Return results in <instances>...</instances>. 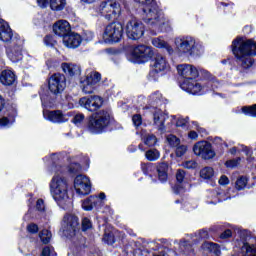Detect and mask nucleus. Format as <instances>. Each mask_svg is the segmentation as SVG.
Masks as SVG:
<instances>
[{
  "instance_id": "1",
  "label": "nucleus",
  "mask_w": 256,
  "mask_h": 256,
  "mask_svg": "<svg viewBox=\"0 0 256 256\" xmlns=\"http://www.w3.org/2000/svg\"><path fill=\"white\" fill-rule=\"evenodd\" d=\"M136 3L145 5L143 8V19L149 27L156 29V31H169L171 29V22L165 19L163 12L159 10V6L155 3V0H135Z\"/></svg>"
},
{
  "instance_id": "2",
  "label": "nucleus",
  "mask_w": 256,
  "mask_h": 256,
  "mask_svg": "<svg viewBox=\"0 0 256 256\" xmlns=\"http://www.w3.org/2000/svg\"><path fill=\"white\" fill-rule=\"evenodd\" d=\"M232 53L242 69H250V67H253V59L251 57L256 56V42L236 38L232 42Z\"/></svg>"
},
{
  "instance_id": "3",
  "label": "nucleus",
  "mask_w": 256,
  "mask_h": 256,
  "mask_svg": "<svg viewBox=\"0 0 256 256\" xmlns=\"http://www.w3.org/2000/svg\"><path fill=\"white\" fill-rule=\"evenodd\" d=\"M177 71L181 77H184V81L181 84V89L186 91L187 93H191L192 95H197V93H201L205 86L194 79L199 77V70L193 65L190 64H180L177 66Z\"/></svg>"
},
{
  "instance_id": "4",
  "label": "nucleus",
  "mask_w": 256,
  "mask_h": 256,
  "mask_svg": "<svg viewBox=\"0 0 256 256\" xmlns=\"http://www.w3.org/2000/svg\"><path fill=\"white\" fill-rule=\"evenodd\" d=\"M50 191L53 199L58 203V205H67L69 203V183L65 177L61 174H55L50 181Z\"/></svg>"
},
{
  "instance_id": "5",
  "label": "nucleus",
  "mask_w": 256,
  "mask_h": 256,
  "mask_svg": "<svg viewBox=\"0 0 256 256\" xmlns=\"http://www.w3.org/2000/svg\"><path fill=\"white\" fill-rule=\"evenodd\" d=\"M175 45L179 53H186L199 57L203 53V46L195 41L191 36L178 37L175 39Z\"/></svg>"
},
{
  "instance_id": "6",
  "label": "nucleus",
  "mask_w": 256,
  "mask_h": 256,
  "mask_svg": "<svg viewBox=\"0 0 256 256\" xmlns=\"http://www.w3.org/2000/svg\"><path fill=\"white\" fill-rule=\"evenodd\" d=\"M111 116L106 111H100L93 114L88 120V130L90 133H103V130L109 126Z\"/></svg>"
},
{
  "instance_id": "7",
  "label": "nucleus",
  "mask_w": 256,
  "mask_h": 256,
  "mask_svg": "<svg viewBox=\"0 0 256 256\" xmlns=\"http://www.w3.org/2000/svg\"><path fill=\"white\" fill-rule=\"evenodd\" d=\"M98 12L102 17H105L107 21L117 19L121 15V4L115 0H108L101 2L98 7Z\"/></svg>"
},
{
  "instance_id": "8",
  "label": "nucleus",
  "mask_w": 256,
  "mask_h": 256,
  "mask_svg": "<svg viewBox=\"0 0 256 256\" xmlns=\"http://www.w3.org/2000/svg\"><path fill=\"white\" fill-rule=\"evenodd\" d=\"M125 32L128 39L139 41L145 34V24L137 18H132L126 23Z\"/></svg>"
},
{
  "instance_id": "9",
  "label": "nucleus",
  "mask_w": 256,
  "mask_h": 256,
  "mask_svg": "<svg viewBox=\"0 0 256 256\" xmlns=\"http://www.w3.org/2000/svg\"><path fill=\"white\" fill-rule=\"evenodd\" d=\"M101 85V73L97 71H92L86 75V77L81 80V87L83 93L91 94Z\"/></svg>"
},
{
  "instance_id": "10",
  "label": "nucleus",
  "mask_w": 256,
  "mask_h": 256,
  "mask_svg": "<svg viewBox=\"0 0 256 256\" xmlns=\"http://www.w3.org/2000/svg\"><path fill=\"white\" fill-rule=\"evenodd\" d=\"M123 37V25L113 22L106 26L103 39L106 43H117Z\"/></svg>"
},
{
  "instance_id": "11",
  "label": "nucleus",
  "mask_w": 256,
  "mask_h": 256,
  "mask_svg": "<svg viewBox=\"0 0 256 256\" xmlns=\"http://www.w3.org/2000/svg\"><path fill=\"white\" fill-rule=\"evenodd\" d=\"M193 153L196 155V157H201V159H205L206 161H209V159H213V157H215L213 146L207 141H199L194 144Z\"/></svg>"
},
{
  "instance_id": "12",
  "label": "nucleus",
  "mask_w": 256,
  "mask_h": 256,
  "mask_svg": "<svg viewBox=\"0 0 256 256\" xmlns=\"http://www.w3.org/2000/svg\"><path fill=\"white\" fill-rule=\"evenodd\" d=\"M79 229V218L74 214H66L62 221V231L66 237H73Z\"/></svg>"
},
{
  "instance_id": "13",
  "label": "nucleus",
  "mask_w": 256,
  "mask_h": 256,
  "mask_svg": "<svg viewBox=\"0 0 256 256\" xmlns=\"http://www.w3.org/2000/svg\"><path fill=\"white\" fill-rule=\"evenodd\" d=\"M152 70L150 71V77L153 79H157L159 77V73H163V71H167L169 69V62H167V58L161 54H157L152 60Z\"/></svg>"
},
{
  "instance_id": "14",
  "label": "nucleus",
  "mask_w": 256,
  "mask_h": 256,
  "mask_svg": "<svg viewBox=\"0 0 256 256\" xmlns=\"http://www.w3.org/2000/svg\"><path fill=\"white\" fill-rule=\"evenodd\" d=\"M48 87L49 91H51V93H53L54 95H59L63 93L66 87L65 76L60 73L52 75L49 78Z\"/></svg>"
},
{
  "instance_id": "15",
  "label": "nucleus",
  "mask_w": 256,
  "mask_h": 256,
  "mask_svg": "<svg viewBox=\"0 0 256 256\" xmlns=\"http://www.w3.org/2000/svg\"><path fill=\"white\" fill-rule=\"evenodd\" d=\"M74 188L78 195H89L91 193V180L85 175H78L74 179Z\"/></svg>"
},
{
  "instance_id": "16",
  "label": "nucleus",
  "mask_w": 256,
  "mask_h": 256,
  "mask_svg": "<svg viewBox=\"0 0 256 256\" xmlns=\"http://www.w3.org/2000/svg\"><path fill=\"white\" fill-rule=\"evenodd\" d=\"M79 105L87 111L94 112L103 105V99L99 96L83 97L79 100Z\"/></svg>"
},
{
  "instance_id": "17",
  "label": "nucleus",
  "mask_w": 256,
  "mask_h": 256,
  "mask_svg": "<svg viewBox=\"0 0 256 256\" xmlns=\"http://www.w3.org/2000/svg\"><path fill=\"white\" fill-rule=\"evenodd\" d=\"M132 57L138 59L141 63H146V61H149L153 57V49L145 45L136 46L132 50Z\"/></svg>"
},
{
  "instance_id": "18",
  "label": "nucleus",
  "mask_w": 256,
  "mask_h": 256,
  "mask_svg": "<svg viewBox=\"0 0 256 256\" xmlns=\"http://www.w3.org/2000/svg\"><path fill=\"white\" fill-rule=\"evenodd\" d=\"M43 116H44V119H46V121H51V123H65V121H69V117H67V115H64L59 110H55V111L44 110Z\"/></svg>"
},
{
  "instance_id": "19",
  "label": "nucleus",
  "mask_w": 256,
  "mask_h": 256,
  "mask_svg": "<svg viewBox=\"0 0 256 256\" xmlns=\"http://www.w3.org/2000/svg\"><path fill=\"white\" fill-rule=\"evenodd\" d=\"M83 41V38L81 35L75 33V32H70L63 38V43L65 47H68L69 49H77L81 45Z\"/></svg>"
},
{
  "instance_id": "20",
  "label": "nucleus",
  "mask_w": 256,
  "mask_h": 256,
  "mask_svg": "<svg viewBox=\"0 0 256 256\" xmlns=\"http://www.w3.org/2000/svg\"><path fill=\"white\" fill-rule=\"evenodd\" d=\"M53 31L55 35L65 39L66 35L71 33V25L66 20H59L53 25Z\"/></svg>"
},
{
  "instance_id": "21",
  "label": "nucleus",
  "mask_w": 256,
  "mask_h": 256,
  "mask_svg": "<svg viewBox=\"0 0 256 256\" xmlns=\"http://www.w3.org/2000/svg\"><path fill=\"white\" fill-rule=\"evenodd\" d=\"M13 39V31L5 20H0V40L9 43Z\"/></svg>"
},
{
  "instance_id": "22",
  "label": "nucleus",
  "mask_w": 256,
  "mask_h": 256,
  "mask_svg": "<svg viewBox=\"0 0 256 256\" xmlns=\"http://www.w3.org/2000/svg\"><path fill=\"white\" fill-rule=\"evenodd\" d=\"M15 81H17V76L15 72L12 70H3L0 74V83L9 87L11 85H15Z\"/></svg>"
},
{
  "instance_id": "23",
  "label": "nucleus",
  "mask_w": 256,
  "mask_h": 256,
  "mask_svg": "<svg viewBox=\"0 0 256 256\" xmlns=\"http://www.w3.org/2000/svg\"><path fill=\"white\" fill-rule=\"evenodd\" d=\"M7 56L13 63H17L23 59V48L20 45L11 46L7 49Z\"/></svg>"
},
{
  "instance_id": "24",
  "label": "nucleus",
  "mask_w": 256,
  "mask_h": 256,
  "mask_svg": "<svg viewBox=\"0 0 256 256\" xmlns=\"http://www.w3.org/2000/svg\"><path fill=\"white\" fill-rule=\"evenodd\" d=\"M154 125L157 127L158 131H165V119L167 115L161 111V109H156L153 113Z\"/></svg>"
},
{
  "instance_id": "25",
  "label": "nucleus",
  "mask_w": 256,
  "mask_h": 256,
  "mask_svg": "<svg viewBox=\"0 0 256 256\" xmlns=\"http://www.w3.org/2000/svg\"><path fill=\"white\" fill-rule=\"evenodd\" d=\"M62 70L66 75L70 77H75V75H81V67L73 63H62Z\"/></svg>"
},
{
  "instance_id": "26",
  "label": "nucleus",
  "mask_w": 256,
  "mask_h": 256,
  "mask_svg": "<svg viewBox=\"0 0 256 256\" xmlns=\"http://www.w3.org/2000/svg\"><path fill=\"white\" fill-rule=\"evenodd\" d=\"M152 45L157 49H163L164 51L168 52L169 55L173 53V47L165 41L162 37H157L152 39Z\"/></svg>"
},
{
  "instance_id": "27",
  "label": "nucleus",
  "mask_w": 256,
  "mask_h": 256,
  "mask_svg": "<svg viewBox=\"0 0 256 256\" xmlns=\"http://www.w3.org/2000/svg\"><path fill=\"white\" fill-rule=\"evenodd\" d=\"M101 203L97 196H90L82 202V209L84 211H92L93 207H97V204Z\"/></svg>"
},
{
  "instance_id": "28",
  "label": "nucleus",
  "mask_w": 256,
  "mask_h": 256,
  "mask_svg": "<svg viewBox=\"0 0 256 256\" xmlns=\"http://www.w3.org/2000/svg\"><path fill=\"white\" fill-rule=\"evenodd\" d=\"M178 255L179 256H193V248L191 244L187 241L180 242L178 248Z\"/></svg>"
},
{
  "instance_id": "29",
  "label": "nucleus",
  "mask_w": 256,
  "mask_h": 256,
  "mask_svg": "<svg viewBox=\"0 0 256 256\" xmlns=\"http://www.w3.org/2000/svg\"><path fill=\"white\" fill-rule=\"evenodd\" d=\"M167 171H169V165L167 163H161L157 166L158 179L160 181H167Z\"/></svg>"
},
{
  "instance_id": "30",
  "label": "nucleus",
  "mask_w": 256,
  "mask_h": 256,
  "mask_svg": "<svg viewBox=\"0 0 256 256\" xmlns=\"http://www.w3.org/2000/svg\"><path fill=\"white\" fill-rule=\"evenodd\" d=\"M67 5V0H50V8L52 11H63Z\"/></svg>"
},
{
  "instance_id": "31",
  "label": "nucleus",
  "mask_w": 256,
  "mask_h": 256,
  "mask_svg": "<svg viewBox=\"0 0 256 256\" xmlns=\"http://www.w3.org/2000/svg\"><path fill=\"white\" fill-rule=\"evenodd\" d=\"M203 249H206L207 251H210L211 253H215V255H219L221 253V250L219 249V245L212 242H206L202 245Z\"/></svg>"
},
{
  "instance_id": "32",
  "label": "nucleus",
  "mask_w": 256,
  "mask_h": 256,
  "mask_svg": "<svg viewBox=\"0 0 256 256\" xmlns=\"http://www.w3.org/2000/svg\"><path fill=\"white\" fill-rule=\"evenodd\" d=\"M242 251L244 256H256V247L254 245H249V243H244Z\"/></svg>"
},
{
  "instance_id": "33",
  "label": "nucleus",
  "mask_w": 256,
  "mask_h": 256,
  "mask_svg": "<svg viewBox=\"0 0 256 256\" xmlns=\"http://www.w3.org/2000/svg\"><path fill=\"white\" fill-rule=\"evenodd\" d=\"M145 157L148 159V161H157V159L161 157V154L157 151V149H151L146 152Z\"/></svg>"
},
{
  "instance_id": "34",
  "label": "nucleus",
  "mask_w": 256,
  "mask_h": 256,
  "mask_svg": "<svg viewBox=\"0 0 256 256\" xmlns=\"http://www.w3.org/2000/svg\"><path fill=\"white\" fill-rule=\"evenodd\" d=\"M215 175V171L212 167H205L200 171L202 179H211Z\"/></svg>"
},
{
  "instance_id": "35",
  "label": "nucleus",
  "mask_w": 256,
  "mask_h": 256,
  "mask_svg": "<svg viewBox=\"0 0 256 256\" xmlns=\"http://www.w3.org/2000/svg\"><path fill=\"white\" fill-rule=\"evenodd\" d=\"M172 121H175L176 119V127H182L185 128V126L189 123V117L183 118L177 116H171Z\"/></svg>"
},
{
  "instance_id": "36",
  "label": "nucleus",
  "mask_w": 256,
  "mask_h": 256,
  "mask_svg": "<svg viewBox=\"0 0 256 256\" xmlns=\"http://www.w3.org/2000/svg\"><path fill=\"white\" fill-rule=\"evenodd\" d=\"M242 112L250 117H256V104L242 107Z\"/></svg>"
},
{
  "instance_id": "37",
  "label": "nucleus",
  "mask_w": 256,
  "mask_h": 256,
  "mask_svg": "<svg viewBox=\"0 0 256 256\" xmlns=\"http://www.w3.org/2000/svg\"><path fill=\"white\" fill-rule=\"evenodd\" d=\"M51 231L49 230H42L40 233V239L42 241V243H44L45 245H47V243H49V241H51Z\"/></svg>"
},
{
  "instance_id": "38",
  "label": "nucleus",
  "mask_w": 256,
  "mask_h": 256,
  "mask_svg": "<svg viewBox=\"0 0 256 256\" xmlns=\"http://www.w3.org/2000/svg\"><path fill=\"white\" fill-rule=\"evenodd\" d=\"M143 139H144L145 145H148V147H153V145L157 143V137H155V135L153 134L144 136Z\"/></svg>"
},
{
  "instance_id": "39",
  "label": "nucleus",
  "mask_w": 256,
  "mask_h": 256,
  "mask_svg": "<svg viewBox=\"0 0 256 256\" xmlns=\"http://www.w3.org/2000/svg\"><path fill=\"white\" fill-rule=\"evenodd\" d=\"M167 142L171 147H177L181 143V140L177 136L170 134L167 136Z\"/></svg>"
},
{
  "instance_id": "40",
  "label": "nucleus",
  "mask_w": 256,
  "mask_h": 256,
  "mask_svg": "<svg viewBox=\"0 0 256 256\" xmlns=\"http://www.w3.org/2000/svg\"><path fill=\"white\" fill-rule=\"evenodd\" d=\"M245 187H247V178L246 177H240L236 181V189L238 191L243 190Z\"/></svg>"
},
{
  "instance_id": "41",
  "label": "nucleus",
  "mask_w": 256,
  "mask_h": 256,
  "mask_svg": "<svg viewBox=\"0 0 256 256\" xmlns=\"http://www.w3.org/2000/svg\"><path fill=\"white\" fill-rule=\"evenodd\" d=\"M184 169H197V162L195 160H188L182 163Z\"/></svg>"
},
{
  "instance_id": "42",
  "label": "nucleus",
  "mask_w": 256,
  "mask_h": 256,
  "mask_svg": "<svg viewBox=\"0 0 256 256\" xmlns=\"http://www.w3.org/2000/svg\"><path fill=\"white\" fill-rule=\"evenodd\" d=\"M175 153H176V157H183V155L187 153V146L185 145L176 146Z\"/></svg>"
},
{
  "instance_id": "43",
  "label": "nucleus",
  "mask_w": 256,
  "mask_h": 256,
  "mask_svg": "<svg viewBox=\"0 0 256 256\" xmlns=\"http://www.w3.org/2000/svg\"><path fill=\"white\" fill-rule=\"evenodd\" d=\"M161 99H163V95H161L159 92H156L150 96L151 103H161Z\"/></svg>"
},
{
  "instance_id": "44",
  "label": "nucleus",
  "mask_w": 256,
  "mask_h": 256,
  "mask_svg": "<svg viewBox=\"0 0 256 256\" xmlns=\"http://www.w3.org/2000/svg\"><path fill=\"white\" fill-rule=\"evenodd\" d=\"M85 121V115L83 114H76L73 118L74 125H81Z\"/></svg>"
},
{
  "instance_id": "45",
  "label": "nucleus",
  "mask_w": 256,
  "mask_h": 256,
  "mask_svg": "<svg viewBox=\"0 0 256 256\" xmlns=\"http://www.w3.org/2000/svg\"><path fill=\"white\" fill-rule=\"evenodd\" d=\"M132 121H133V125L135 127H140L141 123H143V119L141 118V115H139V114H135L132 117Z\"/></svg>"
},
{
  "instance_id": "46",
  "label": "nucleus",
  "mask_w": 256,
  "mask_h": 256,
  "mask_svg": "<svg viewBox=\"0 0 256 256\" xmlns=\"http://www.w3.org/2000/svg\"><path fill=\"white\" fill-rule=\"evenodd\" d=\"M239 161H241V158H238L237 160H229L226 162V167L228 169H234V167H237V165H239Z\"/></svg>"
},
{
  "instance_id": "47",
  "label": "nucleus",
  "mask_w": 256,
  "mask_h": 256,
  "mask_svg": "<svg viewBox=\"0 0 256 256\" xmlns=\"http://www.w3.org/2000/svg\"><path fill=\"white\" fill-rule=\"evenodd\" d=\"M91 220L89 218H83L82 219V230L88 231V229H91Z\"/></svg>"
},
{
  "instance_id": "48",
  "label": "nucleus",
  "mask_w": 256,
  "mask_h": 256,
  "mask_svg": "<svg viewBox=\"0 0 256 256\" xmlns=\"http://www.w3.org/2000/svg\"><path fill=\"white\" fill-rule=\"evenodd\" d=\"M104 241H106L108 245H113V243H115V238L113 237V234L105 232Z\"/></svg>"
},
{
  "instance_id": "49",
  "label": "nucleus",
  "mask_w": 256,
  "mask_h": 256,
  "mask_svg": "<svg viewBox=\"0 0 256 256\" xmlns=\"http://www.w3.org/2000/svg\"><path fill=\"white\" fill-rule=\"evenodd\" d=\"M36 209L40 213H43V211H45V202L43 201V199L37 200V202H36Z\"/></svg>"
},
{
  "instance_id": "50",
  "label": "nucleus",
  "mask_w": 256,
  "mask_h": 256,
  "mask_svg": "<svg viewBox=\"0 0 256 256\" xmlns=\"http://www.w3.org/2000/svg\"><path fill=\"white\" fill-rule=\"evenodd\" d=\"M44 43L47 45V47H53V45H55L57 42L53 40V36H46L44 38Z\"/></svg>"
},
{
  "instance_id": "51",
  "label": "nucleus",
  "mask_w": 256,
  "mask_h": 256,
  "mask_svg": "<svg viewBox=\"0 0 256 256\" xmlns=\"http://www.w3.org/2000/svg\"><path fill=\"white\" fill-rule=\"evenodd\" d=\"M242 151L245 152V155L247 157V161L251 163L253 161V158H251V155H253V150H250L246 146L242 148Z\"/></svg>"
},
{
  "instance_id": "52",
  "label": "nucleus",
  "mask_w": 256,
  "mask_h": 256,
  "mask_svg": "<svg viewBox=\"0 0 256 256\" xmlns=\"http://www.w3.org/2000/svg\"><path fill=\"white\" fill-rule=\"evenodd\" d=\"M176 179H177L178 183H183V181L185 179V171L178 170L176 173Z\"/></svg>"
},
{
  "instance_id": "53",
  "label": "nucleus",
  "mask_w": 256,
  "mask_h": 256,
  "mask_svg": "<svg viewBox=\"0 0 256 256\" xmlns=\"http://www.w3.org/2000/svg\"><path fill=\"white\" fill-rule=\"evenodd\" d=\"M13 121L9 120L7 117H3L0 119V127H9Z\"/></svg>"
},
{
  "instance_id": "54",
  "label": "nucleus",
  "mask_w": 256,
  "mask_h": 256,
  "mask_svg": "<svg viewBox=\"0 0 256 256\" xmlns=\"http://www.w3.org/2000/svg\"><path fill=\"white\" fill-rule=\"evenodd\" d=\"M27 231L29 233H37V231H39V226H37V224H29L27 226Z\"/></svg>"
},
{
  "instance_id": "55",
  "label": "nucleus",
  "mask_w": 256,
  "mask_h": 256,
  "mask_svg": "<svg viewBox=\"0 0 256 256\" xmlns=\"http://www.w3.org/2000/svg\"><path fill=\"white\" fill-rule=\"evenodd\" d=\"M213 143L214 145H220V147H223V145L227 147V143H225L221 137H215Z\"/></svg>"
},
{
  "instance_id": "56",
  "label": "nucleus",
  "mask_w": 256,
  "mask_h": 256,
  "mask_svg": "<svg viewBox=\"0 0 256 256\" xmlns=\"http://www.w3.org/2000/svg\"><path fill=\"white\" fill-rule=\"evenodd\" d=\"M37 3L41 9H45V7H47V5H49V0H37Z\"/></svg>"
},
{
  "instance_id": "57",
  "label": "nucleus",
  "mask_w": 256,
  "mask_h": 256,
  "mask_svg": "<svg viewBox=\"0 0 256 256\" xmlns=\"http://www.w3.org/2000/svg\"><path fill=\"white\" fill-rule=\"evenodd\" d=\"M219 183L220 185H229V178H227V176H221Z\"/></svg>"
},
{
  "instance_id": "58",
  "label": "nucleus",
  "mask_w": 256,
  "mask_h": 256,
  "mask_svg": "<svg viewBox=\"0 0 256 256\" xmlns=\"http://www.w3.org/2000/svg\"><path fill=\"white\" fill-rule=\"evenodd\" d=\"M232 233L231 230H225L221 235V239H229L231 237Z\"/></svg>"
},
{
  "instance_id": "59",
  "label": "nucleus",
  "mask_w": 256,
  "mask_h": 256,
  "mask_svg": "<svg viewBox=\"0 0 256 256\" xmlns=\"http://www.w3.org/2000/svg\"><path fill=\"white\" fill-rule=\"evenodd\" d=\"M52 250L49 247H45L42 250V256H51Z\"/></svg>"
},
{
  "instance_id": "60",
  "label": "nucleus",
  "mask_w": 256,
  "mask_h": 256,
  "mask_svg": "<svg viewBox=\"0 0 256 256\" xmlns=\"http://www.w3.org/2000/svg\"><path fill=\"white\" fill-rule=\"evenodd\" d=\"M173 191L176 195H179V193H183V187L180 185H176L173 187Z\"/></svg>"
},
{
  "instance_id": "61",
  "label": "nucleus",
  "mask_w": 256,
  "mask_h": 256,
  "mask_svg": "<svg viewBox=\"0 0 256 256\" xmlns=\"http://www.w3.org/2000/svg\"><path fill=\"white\" fill-rule=\"evenodd\" d=\"M84 39H85V41H92V39H93V32H85L84 33Z\"/></svg>"
},
{
  "instance_id": "62",
  "label": "nucleus",
  "mask_w": 256,
  "mask_h": 256,
  "mask_svg": "<svg viewBox=\"0 0 256 256\" xmlns=\"http://www.w3.org/2000/svg\"><path fill=\"white\" fill-rule=\"evenodd\" d=\"M188 137H189V139H192V140L197 139V137H198L197 132L190 131L189 134H188Z\"/></svg>"
},
{
  "instance_id": "63",
  "label": "nucleus",
  "mask_w": 256,
  "mask_h": 256,
  "mask_svg": "<svg viewBox=\"0 0 256 256\" xmlns=\"http://www.w3.org/2000/svg\"><path fill=\"white\" fill-rule=\"evenodd\" d=\"M79 169H81V166H79V164H75L74 168L73 166L70 167V173H75L77 172Z\"/></svg>"
},
{
  "instance_id": "64",
  "label": "nucleus",
  "mask_w": 256,
  "mask_h": 256,
  "mask_svg": "<svg viewBox=\"0 0 256 256\" xmlns=\"http://www.w3.org/2000/svg\"><path fill=\"white\" fill-rule=\"evenodd\" d=\"M99 199L100 202L98 203H101V201H103V199H105V193H100L99 196L97 197Z\"/></svg>"
}]
</instances>
